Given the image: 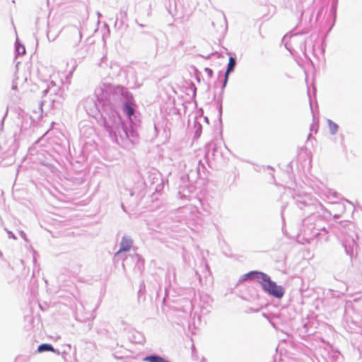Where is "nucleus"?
<instances>
[{"mask_svg": "<svg viewBox=\"0 0 362 362\" xmlns=\"http://www.w3.org/2000/svg\"><path fill=\"white\" fill-rule=\"evenodd\" d=\"M124 110L128 117H130L131 116H132L134 115V109H133L132 105H130L129 103H126L124 105Z\"/></svg>", "mask_w": 362, "mask_h": 362, "instance_id": "6e6552de", "label": "nucleus"}, {"mask_svg": "<svg viewBox=\"0 0 362 362\" xmlns=\"http://www.w3.org/2000/svg\"><path fill=\"white\" fill-rule=\"evenodd\" d=\"M82 34L80 30H76L72 33V38L71 40V43L73 47H77L81 42Z\"/></svg>", "mask_w": 362, "mask_h": 362, "instance_id": "7ed1b4c3", "label": "nucleus"}, {"mask_svg": "<svg viewBox=\"0 0 362 362\" xmlns=\"http://www.w3.org/2000/svg\"><path fill=\"white\" fill-rule=\"evenodd\" d=\"M132 245V240L126 238H124L121 242L120 250H118L117 254L121 253L122 252H128L130 250Z\"/></svg>", "mask_w": 362, "mask_h": 362, "instance_id": "f03ea898", "label": "nucleus"}, {"mask_svg": "<svg viewBox=\"0 0 362 362\" xmlns=\"http://www.w3.org/2000/svg\"><path fill=\"white\" fill-rule=\"evenodd\" d=\"M144 360L148 362H169L163 357L156 355L148 356L144 358Z\"/></svg>", "mask_w": 362, "mask_h": 362, "instance_id": "20e7f679", "label": "nucleus"}, {"mask_svg": "<svg viewBox=\"0 0 362 362\" xmlns=\"http://www.w3.org/2000/svg\"><path fill=\"white\" fill-rule=\"evenodd\" d=\"M37 351L39 353L44 351H52L54 352V349L51 344H42L37 348Z\"/></svg>", "mask_w": 362, "mask_h": 362, "instance_id": "423d86ee", "label": "nucleus"}, {"mask_svg": "<svg viewBox=\"0 0 362 362\" xmlns=\"http://www.w3.org/2000/svg\"><path fill=\"white\" fill-rule=\"evenodd\" d=\"M208 74H211V70L209 69Z\"/></svg>", "mask_w": 362, "mask_h": 362, "instance_id": "9d476101", "label": "nucleus"}, {"mask_svg": "<svg viewBox=\"0 0 362 362\" xmlns=\"http://www.w3.org/2000/svg\"><path fill=\"white\" fill-rule=\"evenodd\" d=\"M235 66V60L233 57H231L229 59L228 69H226V74H225V81H227V78H228V74L231 71H233Z\"/></svg>", "mask_w": 362, "mask_h": 362, "instance_id": "39448f33", "label": "nucleus"}, {"mask_svg": "<svg viewBox=\"0 0 362 362\" xmlns=\"http://www.w3.org/2000/svg\"><path fill=\"white\" fill-rule=\"evenodd\" d=\"M208 74H211V70L209 69Z\"/></svg>", "mask_w": 362, "mask_h": 362, "instance_id": "1a4fd4ad", "label": "nucleus"}, {"mask_svg": "<svg viewBox=\"0 0 362 362\" xmlns=\"http://www.w3.org/2000/svg\"><path fill=\"white\" fill-rule=\"evenodd\" d=\"M328 123V127L329 132L332 134H335L338 131V125L337 124L332 122L331 120L327 121Z\"/></svg>", "mask_w": 362, "mask_h": 362, "instance_id": "0eeeda50", "label": "nucleus"}, {"mask_svg": "<svg viewBox=\"0 0 362 362\" xmlns=\"http://www.w3.org/2000/svg\"><path fill=\"white\" fill-rule=\"evenodd\" d=\"M247 279H255L261 284L263 289L269 295L275 298H282L284 296V288L272 281L270 277L266 274L260 272L253 271L246 275Z\"/></svg>", "mask_w": 362, "mask_h": 362, "instance_id": "f257e3e1", "label": "nucleus"}]
</instances>
